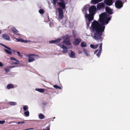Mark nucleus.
<instances>
[{"label": "nucleus", "instance_id": "20e7f679", "mask_svg": "<svg viewBox=\"0 0 130 130\" xmlns=\"http://www.w3.org/2000/svg\"><path fill=\"white\" fill-rule=\"evenodd\" d=\"M123 3L121 1H116L115 5L116 8L118 9H121L123 6Z\"/></svg>", "mask_w": 130, "mask_h": 130}, {"label": "nucleus", "instance_id": "a211bd4d", "mask_svg": "<svg viewBox=\"0 0 130 130\" xmlns=\"http://www.w3.org/2000/svg\"><path fill=\"white\" fill-rule=\"evenodd\" d=\"M70 53V56L72 58H75V54L73 51H71Z\"/></svg>", "mask_w": 130, "mask_h": 130}, {"label": "nucleus", "instance_id": "0eeeda50", "mask_svg": "<svg viewBox=\"0 0 130 130\" xmlns=\"http://www.w3.org/2000/svg\"><path fill=\"white\" fill-rule=\"evenodd\" d=\"M71 41L69 37L68 36H66L65 37L63 41V43L64 44L67 45H71Z\"/></svg>", "mask_w": 130, "mask_h": 130}, {"label": "nucleus", "instance_id": "7ed1b4c3", "mask_svg": "<svg viewBox=\"0 0 130 130\" xmlns=\"http://www.w3.org/2000/svg\"><path fill=\"white\" fill-rule=\"evenodd\" d=\"M97 9L99 10H103L105 8V4L104 2H101L98 3L97 6Z\"/></svg>", "mask_w": 130, "mask_h": 130}, {"label": "nucleus", "instance_id": "7c9ffc66", "mask_svg": "<svg viewBox=\"0 0 130 130\" xmlns=\"http://www.w3.org/2000/svg\"><path fill=\"white\" fill-rule=\"evenodd\" d=\"M5 51L7 53L9 54H11V52L8 50H7V49H5Z\"/></svg>", "mask_w": 130, "mask_h": 130}, {"label": "nucleus", "instance_id": "e433bc0d", "mask_svg": "<svg viewBox=\"0 0 130 130\" xmlns=\"http://www.w3.org/2000/svg\"><path fill=\"white\" fill-rule=\"evenodd\" d=\"M5 70L6 72H8L9 71V69L7 68H5Z\"/></svg>", "mask_w": 130, "mask_h": 130}, {"label": "nucleus", "instance_id": "5701e85b", "mask_svg": "<svg viewBox=\"0 0 130 130\" xmlns=\"http://www.w3.org/2000/svg\"><path fill=\"white\" fill-rule=\"evenodd\" d=\"M36 90L41 93H43L44 91V89H36Z\"/></svg>", "mask_w": 130, "mask_h": 130}, {"label": "nucleus", "instance_id": "39448f33", "mask_svg": "<svg viewBox=\"0 0 130 130\" xmlns=\"http://www.w3.org/2000/svg\"><path fill=\"white\" fill-rule=\"evenodd\" d=\"M85 18L87 20H86V22L87 27H89L91 23V21L93 19V17H89V15L88 16L85 15Z\"/></svg>", "mask_w": 130, "mask_h": 130}, {"label": "nucleus", "instance_id": "f704fd0d", "mask_svg": "<svg viewBox=\"0 0 130 130\" xmlns=\"http://www.w3.org/2000/svg\"><path fill=\"white\" fill-rule=\"evenodd\" d=\"M58 1H53L52 3L53 5L55 6V5H56V3H57V2H57Z\"/></svg>", "mask_w": 130, "mask_h": 130}, {"label": "nucleus", "instance_id": "c03bdc74", "mask_svg": "<svg viewBox=\"0 0 130 130\" xmlns=\"http://www.w3.org/2000/svg\"><path fill=\"white\" fill-rule=\"evenodd\" d=\"M73 37H76V35H75L74 34V32H73Z\"/></svg>", "mask_w": 130, "mask_h": 130}, {"label": "nucleus", "instance_id": "dca6fc26", "mask_svg": "<svg viewBox=\"0 0 130 130\" xmlns=\"http://www.w3.org/2000/svg\"><path fill=\"white\" fill-rule=\"evenodd\" d=\"M12 31L16 35H18V31L14 27H13L11 29Z\"/></svg>", "mask_w": 130, "mask_h": 130}, {"label": "nucleus", "instance_id": "c756f323", "mask_svg": "<svg viewBox=\"0 0 130 130\" xmlns=\"http://www.w3.org/2000/svg\"><path fill=\"white\" fill-rule=\"evenodd\" d=\"M39 12L41 14H43L44 13V11L43 9H40L39 11Z\"/></svg>", "mask_w": 130, "mask_h": 130}, {"label": "nucleus", "instance_id": "f8f14e48", "mask_svg": "<svg viewBox=\"0 0 130 130\" xmlns=\"http://www.w3.org/2000/svg\"><path fill=\"white\" fill-rule=\"evenodd\" d=\"M61 39L60 38H58L57 39L49 41L50 43L57 44L59 43L61 41Z\"/></svg>", "mask_w": 130, "mask_h": 130}, {"label": "nucleus", "instance_id": "09e8293b", "mask_svg": "<svg viewBox=\"0 0 130 130\" xmlns=\"http://www.w3.org/2000/svg\"><path fill=\"white\" fill-rule=\"evenodd\" d=\"M1 45H2L3 46V45H4V44H1Z\"/></svg>", "mask_w": 130, "mask_h": 130}, {"label": "nucleus", "instance_id": "a19ab883", "mask_svg": "<svg viewBox=\"0 0 130 130\" xmlns=\"http://www.w3.org/2000/svg\"><path fill=\"white\" fill-rule=\"evenodd\" d=\"M14 67H15L14 66H12L8 67V68H9L11 69V68H13Z\"/></svg>", "mask_w": 130, "mask_h": 130}, {"label": "nucleus", "instance_id": "473e14b6", "mask_svg": "<svg viewBox=\"0 0 130 130\" xmlns=\"http://www.w3.org/2000/svg\"><path fill=\"white\" fill-rule=\"evenodd\" d=\"M21 42H24L25 43H27L28 42V41L27 40H24L22 39H21Z\"/></svg>", "mask_w": 130, "mask_h": 130}, {"label": "nucleus", "instance_id": "58836bf2", "mask_svg": "<svg viewBox=\"0 0 130 130\" xmlns=\"http://www.w3.org/2000/svg\"><path fill=\"white\" fill-rule=\"evenodd\" d=\"M25 123V122L24 121H22V122H19L18 123V124H24Z\"/></svg>", "mask_w": 130, "mask_h": 130}, {"label": "nucleus", "instance_id": "8fccbe9b", "mask_svg": "<svg viewBox=\"0 0 130 130\" xmlns=\"http://www.w3.org/2000/svg\"><path fill=\"white\" fill-rule=\"evenodd\" d=\"M22 39V38H21V39H20V41L19 42H21V39Z\"/></svg>", "mask_w": 130, "mask_h": 130}, {"label": "nucleus", "instance_id": "aec40b11", "mask_svg": "<svg viewBox=\"0 0 130 130\" xmlns=\"http://www.w3.org/2000/svg\"><path fill=\"white\" fill-rule=\"evenodd\" d=\"M38 117L40 119H42L44 118L45 117L44 115L42 113L40 114L39 115Z\"/></svg>", "mask_w": 130, "mask_h": 130}, {"label": "nucleus", "instance_id": "ea45409f", "mask_svg": "<svg viewBox=\"0 0 130 130\" xmlns=\"http://www.w3.org/2000/svg\"><path fill=\"white\" fill-rule=\"evenodd\" d=\"M47 103L46 102H43L42 103V105L43 106L46 105Z\"/></svg>", "mask_w": 130, "mask_h": 130}, {"label": "nucleus", "instance_id": "1a4fd4ad", "mask_svg": "<svg viewBox=\"0 0 130 130\" xmlns=\"http://www.w3.org/2000/svg\"><path fill=\"white\" fill-rule=\"evenodd\" d=\"M59 2H57V4L58 6L61 7L62 9H64L66 8V4L64 1H60Z\"/></svg>", "mask_w": 130, "mask_h": 130}, {"label": "nucleus", "instance_id": "37998d69", "mask_svg": "<svg viewBox=\"0 0 130 130\" xmlns=\"http://www.w3.org/2000/svg\"><path fill=\"white\" fill-rule=\"evenodd\" d=\"M3 66V64L1 62H0V67H2Z\"/></svg>", "mask_w": 130, "mask_h": 130}, {"label": "nucleus", "instance_id": "3c124183", "mask_svg": "<svg viewBox=\"0 0 130 130\" xmlns=\"http://www.w3.org/2000/svg\"><path fill=\"white\" fill-rule=\"evenodd\" d=\"M54 118H55V117H54Z\"/></svg>", "mask_w": 130, "mask_h": 130}, {"label": "nucleus", "instance_id": "c85d7f7f", "mask_svg": "<svg viewBox=\"0 0 130 130\" xmlns=\"http://www.w3.org/2000/svg\"><path fill=\"white\" fill-rule=\"evenodd\" d=\"M24 110V111H26L28 109V107L27 105H25L23 107Z\"/></svg>", "mask_w": 130, "mask_h": 130}, {"label": "nucleus", "instance_id": "f257e3e1", "mask_svg": "<svg viewBox=\"0 0 130 130\" xmlns=\"http://www.w3.org/2000/svg\"><path fill=\"white\" fill-rule=\"evenodd\" d=\"M105 10L106 13H102L99 15V20L101 24L95 20L91 25L93 31L95 32L93 38L96 40H99L100 41H102L103 39L102 35L105 28V26L104 25L108 24L111 19L110 16L108 15L107 13L110 14H112L113 13V9L109 7H106Z\"/></svg>", "mask_w": 130, "mask_h": 130}, {"label": "nucleus", "instance_id": "9b49d317", "mask_svg": "<svg viewBox=\"0 0 130 130\" xmlns=\"http://www.w3.org/2000/svg\"><path fill=\"white\" fill-rule=\"evenodd\" d=\"M36 55L35 54H29L28 55V61L29 62H31L35 60V59L31 57L32 56H35Z\"/></svg>", "mask_w": 130, "mask_h": 130}, {"label": "nucleus", "instance_id": "ddd939ff", "mask_svg": "<svg viewBox=\"0 0 130 130\" xmlns=\"http://www.w3.org/2000/svg\"><path fill=\"white\" fill-rule=\"evenodd\" d=\"M81 40L79 38H77L75 39L73 42V44L75 46L77 45L81 42Z\"/></svg>", "mask_w": 130, "mask_h": 130}, {"label": "nucleus", "instance_id": "4c0bfd02", "mask_svg": "<svg viewBox=\"0 0 130 130\" xmlns=\"http://www.w3.org/2000/svg\"><path fill=\"white\" fill-rule=\"evenodd\" d=\"M5 121L4 120H3V121H0V124H3L5 123Z\"/></svg>", "mask_w": 130, "mask_h": 130}, {"label": "nucleus", "instance_id": "f03ea898", "mask_svg": "<svg viewBox=\"0 0 130 130\" xmlns=\"http://www.w3.org/2000/svg\"><path fill=\"white\" fill-rule=\"evenodd\" d=\"M97 9L95 6H91L89 9V11L90 14H88L86 13L85 15L87 16L89 15V17H93L94 15L96 13Z\"/></svg>", "mask_w": 130, "mask_h": 130}, {"label": "nucleus", "instance_id": "2eb2a0df", "mask_svg": "<svg viewBox=\"0 0 130 130\" xmlns=\"http://www.w3.org/2000/svg\"><path fill=\"white\" fill-rule=\"evenodd\" d=\"M2 37L4 39L10 41V40L9 37L6 34H3Z\"/></svg>", "mask_w": 130, "mask_h": 130}, {"label": "nucleus", "instance_id": "412c9836", "mask_svg": "<svg viewBox=\"0 0 130 130\" xmlns=\"http://www.w3.org/2000/svg\"><path fill=\"white\" fill-rule=\"evenodd\" d=\"M87 44L85 42H82L81 44V46L82 47H86Z\"/></svg>", "mask_w": 130, "mask_h": 130}, {"label": "nucleus", "instance_id": "4468645a", "mask_svg": "<svg viewBox=\"0 0 130 130\" xmlns=\"http://www.w3.org/2000/svg\"><path fill=\"white\" fill-rule=\"evenodd\" d=\"M105 4L108 6H110L113 4V1H104Z\"/></svg>", "mask_w": 130, "mask_h": 130}, {"label": "nucleus", "instance_id": "a18cd8bd", "mask_svg": "<svg viewBox=\"0 0 130 130\" xmlns=\"http://www.w3.org/2000/svg\"><path fill=\"white\" fill-rule=\"evenodd\" d=\"M19 64V63H17V62H14V64Z\"/></svg>", "mask_w": 130, "mask_h": 130}, {"label": "nucleus", "instance_id": "f3484780", "mask_svg": "<svg viewBox=\"0 0 130 130\" xmlns=\"http://www.w3.org/2000/svg\"><path fill=\"white\" fill-rule=\"evenodd\" d=\"M14 85L11 84H9L7 85V88L8 89H12L14 88Z\"/></svg>", "mask_w": 130, "mask_h": 130}, {"label": "nucleus", "instance_id": "bb28decb", "mask_svg": "<svg viewBox=\"0 0 130 130\" xmlns=\"http://www.w3.org/2000/svg\"><path fill=\"white\" fill-rule=\"evenodd\" d=\"M53 87L56 89H61V87L58 85H53Z\"/></svg>", "mask_w": 130, "mask_h": 130}, {"label": "nucleus", "instance_id": "de8ad7c7", "mask_svg": "<svg viewBox=\"0 0 130 130\" xmlns=\"http://www.w3.org/2000/svg\"><path fill=\"white\" fill-rule=\"evenodd\" d=\"M2 32V31L1 30H0V34Z\"/></svg>", "mask_w": 130, "mask_h": 130}, {"label": "nucleus", "instance_id": "393cba45", "mask_svg": "<svg viewBox=\"0 0 130 130\" xmlns=\"http://www.w3.org/2000/svg\"><path fill=\"white\" fill-rule=\"evenodd\" d=\"M102 1H91V2L93 4H95Z\"/></svg>", "mask_w": 130, "mask_h": 130}, {"label": "nucleus", "instance_id": "6ab92c4d", "mask_svg": "<svg viewBox=\"0 0 130 130\" xmlns=\"http://www.w3.org/2000/svg\"><path fill=\"white\" fill-rule=\"evenodd\" d=\"M84 52L87 56H89V52L87 49H84Z\"/></svg>", "mask_w": 130, "mask_h": 130}, {"label": "nucleus", "instance_id": "79ce46f5", "mask_svg": "<svg viewBox=\"0 0 130 130\" xmlns=\"http://www.w3.org/2000/svg\"><path fill=\"white\" fill-rule=\"evenodd\" d=\"M21 38H17L16 39L18 41H20V39H21Z\"/></svg>", "mask_w": 130, "mask_h": 130}, {"label": "nucleus", "instance_id": "cd10ccee", "mask_svg": "<svg viewBox=\"0 0 130 130\" xmlns=\"http://www.w3.org/2000/svg\"><path fill=\"white\" fill-rule=\"evenodd\" d=\"M10 59L11 60L15 61L18 63L19 62V61L18 60L16 59L13 57H11L10 58Z\"/></svg>", "mask_w": 130, "mask_h": 130}, {"label": "nucleus", "instance_id": "a878e982", "mask_svg": "<svg viewBox=\"0 0 130 130\" xmlns=\"http://www.w3.org/2000/svg\"><path fill=\"white\" fill-rule=\"evenodd\" d=\"M24 114L26 116L28 117L29 116V112L28 110L27 111L24 112Z\"/></svg>", "mask_w": 130, "mask_h": 130}, {"label": "nucleus", "instance_id": "9d476101", "mask_svg": "<svg viewBox=\"0 0 130 130\" xmlns=\"http://www.w3.org/2000/svg\"><path fill=\"white\" fill-rule=\"evenodd\" d=\"M57 45L63 49L62 51L63 53H65L67 52L68 51V48L66 46L64 45H62L60 44H57Z\"/></svg>", "mask_w": 130, "mask_h": 130}, {"label": "nucleus", "instance_id": "b1692460", "mask_svg": "<svg viewBox=\"0 0 130 130\" xmlns=\"http://www.w3.org/2000/svg\"><path fill=\"white\" fill-rule=\"evenodd\" d=\"M16 104V102H10L9 103V104L10 105L14 106Z\"/></svg>", "mask_w": 130, "mask_h": 130}, {"label": "nucleus", "instance_id": "2f4dec72", "mask_svg": "<svg viewBox=\"0 0 130 130\" xmlns=\"http://www.w3.org/2000/svg\"><path fill=\"white\" fill-rule=\"evenodd\" d=\"M21 42H24L25 43H27L28 42V41L27 40H24L22 39H21Z\"/></svg>", "mask_w": 130, "mask_h": 130}, {"label": "nucleus", "instance_id": "423d86ee", "mask_svg": "<svg viewBox=\"0 0 130 130\" xmlns=\"http://www.w3.org/2000/svg\"><path fill=\"white\" fill-rule=\"evenodd\" d=\"M99 45H100L99 49L96 50L94 52V54L96 55L98 57L100 56L101 51L102 50V43L100 44Z\"/></svg>", "mask_w": 130, "mask_h": 130}, {"label": "nucleus", "instance_id": "72a5a7b5", "mask_svg": "<svg viewBox=\"0 0 130 130\" xmlns=\"http://www.w3.org/2000/svg\"><path fill=\"white\" fill-rule=\"evenodd\" d=\"M3 46L5 47V48H6L7 49H8L10 51L11 50V49L10 47L7 46H6L5 45H3Z\"/></svg>", "mask_w": 130, "mask_h": 130}, {"label": "nucleus", "instance_id": "49530a36", "mask_svg": "<svg viewBox=\"0 0 130 130\" xmlns=\"http://www.w3.org/2000/svg\"><path fill=\"white\" fill-rule=\"evenodd\" d=\"M79 54H80V53H82V52L80 51H79Z\"/></svg>", "mask_w": 130, "mask_h": 130}, {"label": "nucleus", "instance_id": "6e6552de", "mask_svg": "<svg viewBox=\"0 0 130 130\" xmlns=\"http://www.w3.org/2000/svg\"><path fill=\"white\" fill-rule=\"evenodd\" d=\"M59 12L58 18L59 19H61L63 17V10L61 8L59 7L57 9Z\"/></svg>", "mask_w": 130, "mask_h": 130}, {"label": "nucleus", "instance_id": "c9c22d12", "mask_svg": "<svg viewBox=\"0 0 130 130\" xmlns=\"http://www.w3.org/2000/svg\"><path fill=\"white\" fill-rule=\"evenodd\" d=\"M17 52V53L18 55L19 56L21 57H22L23 56V55L20 54V53L19 52Z\"/></svg>", "mask_w": 130, "mask_h": 130}, {"label": "nucleus", "instance_id": "4be33fe9", "mask_svg": "<svg viewBox=\"0 0 130 130\" xmlns=\"http://www.w3.org/2000/svg\"><path fill=\"white\" fill-rule=\"evenodd\" d=\"M91 47L93 49H95L96 48L98 47V44L95 45L91 44L90 45Z\"/></svg>", "mask_w": 130, "mask_h": 130}]
</instances>
